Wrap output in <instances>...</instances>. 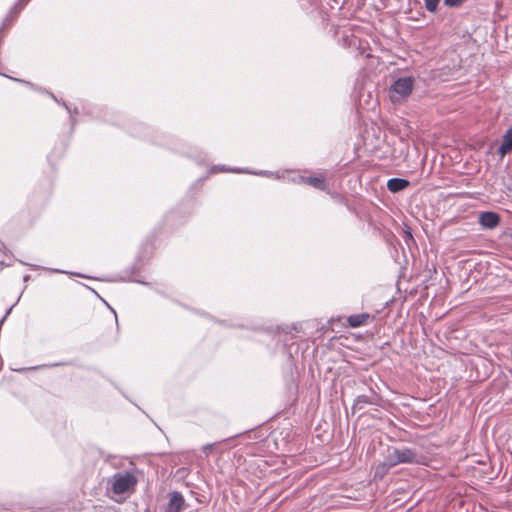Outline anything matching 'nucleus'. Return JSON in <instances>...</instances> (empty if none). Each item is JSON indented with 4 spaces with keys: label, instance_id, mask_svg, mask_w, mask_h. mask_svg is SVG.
Masks as SVG:
<instances>
[{
    "label": "nucleus",
    "instance_id": "nucleus-7",
    "mask_svg": "<svg viewBox=\"0 0 512 512\" xmlns=\"http://www.w3.org/2000/svg\"><path fill=\"white\" fill-rule=\"evenodd\" d=\"M512 151V126L506 131L502 137L501 145L498 153L503 157Z\"/></svg>",
    "mask_w": 512,
    "mask_h": 512
},
{
    "label": "nucleus",
    "instance_id": "nucleus-11",
    "mask_svg": "<svg viewBox=\"0 0 512 512\" xmlns=\"http://www.w3.org/2000/svg\"><path fill=\"white\" fill-rule=\"evenodd\" d=\"M424 1H425L426 8L429 11L434 12L437 9L439 0H424Z\"/></svg>",
    "mask_w": 512,
    "mask_h": 512
},
{
    "label": "nucleus",
    "instance_id": "nucleus-15",
    "mask_svg": "<svg viewBox=\"0 0 512 512\" xmlns=\"http://www.w3.org/2000/svg\"><path fill=\"white\" fill-rule=\"evenodd\" d=\"M219 171L225 172V171H230V170L229 169H225V168H221V169H219Z\"/></svg>",
    "mask_w": 512,
    "mask_h": 512
},
{
    "label": "nucleus",
    "instance_id": "nucleus-6",
    "mask_svg": "<svg viewBox=\"0 0 512 512\" xmlns=\"http://www.w3.org/2000/svg\"><path fill=\"white\" fill-rule=\"evenodd\" d=\"M500 222V216L495 212H483L479 216V223L483 228L493 229Z\"/></svg>",
    "mask_w": 512,
    "mask_h": 512
},
{
    "label": "nucleus",
    "instance_id": "nucleus-9",
    "mask_svg": "<svg viewBox=\"0 0 512 512\" xmlns=\"http://www.w3.org/2000/svg\"><path fill=\"white\" fill-rule=\"evenodd\" d=\"M301 181L318 190L324 191L327 188L324 177H301Z\"/></svg>",
    "mask_w": 512,
    "mask_h": 512
},
{
    "label": "nucleus",
    "instance_id": "nucleus-4",
    "mask_svg": "<svg viewBox=\"0 0 512 512\" xmlns=\"http://www.w3.org/2000/svg\"><path fill=\"white\" fill-rule=\"evenodd\" d=\"M169 501L165 507V512H181L187 504L183 495L178 491L168 494Z\"/></svg>",
    "mask_w": 512,
    "mask_h": 512
},
{
    "label": "nucleus",
    "instance_id": "nucleus-2",
    "mask_svg": "<svg viewBox=\"0 0 512 512\" xmlns=\"http://www.w3.org/2000/svg\"><path fill=\"white\" fill-rule=\"evenodd\" d=\"M387 458L392 463L393 467L398 464H421V457L418 453L411 448H392L387 454Z\"/></svg>",
    "mask_w": 512,
    "mask_h": 512
},
{
    "label": "nucleus",
    "instance_id": "nucleus-10",
    "mask_svg": "<svg viewBox=\"0 0 512 512\" xmlns=\"http://www.w3.org/2000/svg\"><path fill=\"white\" fill-rule=\"evenodd\" d=\"M391 468H393V465L386 456L384 461L377 465L375 477L383 478Z\"/></svg>",
    "mask_w": 512,
    "mask_h": 512
},
{
    "label": "nucleus",
    "instance_id": "nucleus-13",
    "mask_svg": "<svg viewBox=\"0 0 512 512\" xmlns=\"http://www.w3.org/2000/svg\"><path fill=\"white\" fill-rule=\"evenodd\" d=\"M463 0H444L445 5L447 6H457L462 3Z\"/></svg>",
    "mask_w": 512,
    "mask_h": 512
},
{
    "label": "nucleus",
    "instance_id": "nucleus-3",
    "mask_svg": "<svg viewBox=\"0 0 512 512\" xmlns=\"http://www.w3.org/2000/svg\"><path fill=\"white\" fill-rule=\"evenodd\" d=\"M137 479L130 473H116L111 480V489L115 494H123L133 488Z\"/></svg>",
    "mask_w": 512,
    "mask_h": 512
},
{
    "label": "nucleus",
    "instance_id": "nucleus-8",
    "mask_svg": "<svg viewBox=\"0 0 512 512\" xmlns=\"http://www.w3.org/2000/svg\"><path fill=\"white\" fill-rule=\"evenodd\" d=\"M410 185L409 181L402 178H391L387 182V188L392 193H397Z\"/></svg>",
    "mask_w": 512,
    "mask_h": 512
},
{
    "label": "nucleus",
    "instance_id": "nucleus-12",
    "mask_svg": "<svg viewBox=\"0 0 512 512\" xmlns=\"http://www.w3.org/2000/svg\"><path fill=\"white\" fill-rule=\"evenodd\" d=\"M214 449V444H206L203 446V452L208 456Z\"/></svg>",
    "mask_w": 512,
    "mask_h": 512
},
{
    "label": "nucleus",
    "instance_id": "nucleus-5",
    "mask_svg": "<svg viewBox=\"0 0 512 512\" xmlns=\"http://www.w3.org/2000/svg\"><path fill=\"white\" fill-rule=\"evenodd\" d=\"M374 320V316L369 313H360L350 315L346 318L347 324L351 328H358L371 323Z\"/></svg>",
    "mask_w": 512,
    "mask_h": 512
},
{
    "label": "nucleus",
    "instance_id": "nucleus-1",
    "mask_svg": "<svg viewBox=\"0 0 512 512\" xmlns=\"http://www.w3.org/2000/svg\"><path fill=\"white\" fill-rule=\"evenodd\" d=\"M414 78L400 77L393 82L389 89V97L393 103H400L408 99L414 88Z\"/></svg>",
    "mask_w": 512,
    "mask_h": 512
},
{
    "label": "nucleus",
    "instance_id": "nucleus-14",
    "mask_svg": "<svg viewBox=\"0 0 512 512\" xmlns=\"http://www.w3.org/2000/svg\"><path fill=\"white\" fill-rule=\"evenodd\" d=\"M364 398H365L364 396H363V397H359V398H358V401H359V402H360V401H362V402H366V400H365Z\"/></svg>",
    "mask_w": 512,
    "mask_h": 512
}]
</instances>
